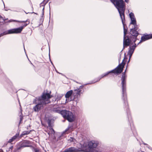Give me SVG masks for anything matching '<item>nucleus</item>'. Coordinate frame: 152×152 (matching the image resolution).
<instances>
[{"label":"nucleus","mask_w":152,"mask_h":152,"mask_svg":"<svg viewBox=\"0 0 152 152\" xmlns=\"http://www.w3.org/2000/svg\"><path fill=\"white\" fill-rule=\"evenodd\" d=\"M51 96L48 93H43L39 96L34 99L33 103L36 105L33 107V110L35 112H38L43 108L44 106L50 103V99Z\"/></svg>","instance_id":"f257e3e1"},{"label":"nucleus","mask_w":152,"mask_h":152,"mask_svg":"<svg viewBox=\"0 0 152 152\" xmlns=\"http://www.w3.org/2000/svg\"><path fill=\"white\" fill-rule=\"evenodd\" d=\"M111 1L117 9L119 13L123 24L125 22L124 12L125 3L123 0H112Z\"/></svg>","instance_id":"f03ea898"},{"label":"nucleus","mask_w":152,"mask_h":152,"mask_svg":"<svg viewBox=\"0 0 152 152\" xmlns=\"http://www.w3.org/2000/svg\"><path fill=\"white\" fill-rule=\"evenodd\" d=\"M126 70L124 72L122 73L121 78L122 85V92L123 95V99L124 101V103L126 105V107L128 108V104L127 101V96L126 94V76L125 75V72Z\"/></svg>","instance_id":"7ed1b4c3"},{"label":"nucleus","mask_w":152,"mask_h":152,"mask_svg":"<svg viewBox=\"0 0 152 152\" xmlns=\"http://www.w3.org/2000/svg\"><path fill=\"white\" fill-rule=\"evenodd\" d=\"M125 58V57L124 58L122 62L120 64H119L118 66L116 68L102 75L101 76V77H100L98 78V80L95 81L93 82V83H95L96 82L99 81L101 78L107 76L110 73H113L116 74L121 73L123 70V69L125 64V63L124 62V60Z\"/></svg>","instance_id":"20e7f679"},{"label":"nucleus","mask_w":152,"mask_h":152,"mask_svg":"<svg viewBox=\"0 0 152 152\" xmlns=\"http://www.w3.org/2000/svg\"><path fill=\"white\" fill-rule=\"evenodd\" d=\"M98 144V141L92 140L88 142L86 144H84L83 145L88 148V152H99L96 148Z\"/></svg>","instance_id":"39448f33"},{"label":"nucleus","mask_w":152,"mask_h":152,"mask_svg":"<svg viewBox=\"0 0 152 152\" xmlns=\"http://www.w3.org/2000/svg\"><path fill=\"white\" fill-rule=\"evenodd\" d=\"M63 117L70 122L73 121L74 119V116L73 114L71 112L64 110L62 112Z\"/></svg>","instance_id":"423d86ee"},{"label":"nucleus","mask_w":152,"mask_h":152,"mask_svg":"<svg viewBox=\"0 0 152 152\" xmlns=\"http://www.w3.org/2000/svg\"><path fill=\"white\" fill-rule=\"evenodd\" d=\"M123 25L124 30V37L123 40V48L122 50L124 49L125 47L129 46L131 42V40L129 39L128 37H127L126 38V35L127 32V29L125 28V26L126 25L125 22H124V25Z\"/></svg>","instance_id":"0eeeda50"},{"label":"nucleus","mask_w":152,"mask_h":152,"mask_svg":"<svg viewBox=\"0 0 152 152\" xmlns=\"http://www.w3.org/2000/svg\"><path fill=\"white\" fill-rule=\"evenodd\" d=\"M137 27H134L133 28L131 29L130 31V38L132 40L134 43L137 39V37L139 34L138 32L137 31Z\"/></svg>","instance_id":"6e6552de"},{"label":"nucleus","mask_w":152,"mask_h":152,"mask_svg":"<svg viewBox=\"0 0 152 152\" xmlns=\"http://www.w3.org/2000/svg\"><path fill=\"white\" fill-rule=\"evenodd\" d=\"M23 29V27H20L19 28H13L9 30L10 34H18L20 33Z\"/></svg>","instance_id":"1a4fd4ad"},{"label":"nucleus","mask_w":152,"mask_h":152,"mask_svg":"<svg viewBox=\"0 0 152 152\" xmlns=\"http://www.w3.org/2000/svg\"><path fill=\"white\" fill-rule=\"evenodd\" d=\"M30 142L28 140H26L23 141L21 143L20 146L18 149L21 148L26 147H30L32 148V146L31 145H30Z\"/></svg>","instance_id":"9d476101"},{"label":"nucleus","mask_w":152,"mask_h":152,"mask_svg":"<svg viewBox=\"0 0 152 152\" xmlns=\"http://www.w3.org/2000/svg\"><path fill=\"white\" fill-rule=\"evenodd\" d=\"M151 38H152V34L147 35H144L141 37V40L138 43L137 45L139 44L142 42L145 41Z\"/></svg>","instance_id":"9b49d317"},{"label":"nucleus","mask_w":152,"mask_h":152,"mask_svg":"<svg viewBox=\"0 0 152 152\" xmlns=\"http://www.w3.org/2000/svg\"><path fill=\"white\" fill-rule=\"evenodd\" d=\"M73 94L72 90H70L67 92L65 95V97L66 98V101L67 102H70L72 100L71 98L70 99L69 97L71 96V95Z\"/></svg>","instance_id":"f8f14e48"},{"label":"nucleus","mask_w":152,"mask_h":152,"mask_svg":"<svg viewBox=\"0 0 152 152\" xmlns=\"http://www.w3.org/2000/svg\"><path fill=\"white\" fill-rule=\"evenodd\" d=\"M81 90L80 88L74 90L73 93V95L75 98H78L80 97Z\"/></svg>","instance_id":"ddd939ff"},{"label":"nucleus","mask_w":152,"mask_h":152,"mask_svg":"<svg viewBox=\"0 0 152 152\" xmlns=\"http://www.w3.org/2000/svg\"><path fill=\"white\" fill-rule=\"evenodd\" d=\"M72 129L73 126L72 125H69L66 130L63 132L62 134L63 135L65 134H68L72 131Z\"/></svg>","instance_id":"4468645a"},{"label":"nucleus","mask_w":152,"mask_h":152,"mask_svg":"<svg viewBox=\"0 0 152 152\" xmlns=\"http://www.w3.org/2000/svg\"><path fill=\"white\" fill-rule=\"evenodd\" d=\"M135 48V46H130L129 47V49L128 52V54L130 58H131Z\"/></svg>","instance_id":"2eb2a0df"},{"label":"nucleus","mask_w":152,"mask_h":152,"mask_svg":"<svg viewBox=\"0 0 152 152\" xmlns=\"http://www.w3.org/2000/svg\"><path fill=\"white\" fill-rule=\"evenodd\" d=\"M12 21H15L20 23H24V24L23 25V26H21L23 27V28H24V27L28 25L30 23V21L28 20L26 21H17L14 20H12L10 21V22Z\"/></svg>","instance_id":"dca6fc26"},{"label":"nucleus","mask_w":152,"mask_h":152,"mask_svg":"<svg viewBox=\"0 0 152 152\" xmlns=\"http://www.w3.org/2000/svg\"><path fill=\"white\" fill-rule=\"evenodd\" d=\"M48 126H49V129H50V131L48 132V135H50L51 134H54L55 133V132L53 129L50 126V121H48Z\"/></svg>","instance_id":"f3484780"},{"label":"nucleus","mask_w":152,"mask_h":152,"mask_svg":"<svg viewBox=\"0 0 152 152\" xmlns=\"http://www.w3.org/2000/svg\"><path fill=\"white\" fill-rule=\"evenodd\" d=\"M66 152H77L79 150L74 147H71L66 149Z\"/></svg>","instance_id":"a211bd4d"},{"label":"nucleus","mask_w":152,"mask_h":152,"mask_svg":"<svg viewBox=\"0 0 152 152\" xmlns=\"http://www.w3.org/2000/svg\"><path fill=\"white\" fill-rule=\"evenodd\" d=\"M52 111L55 113H58L61 114L62 115V112L64 111V110H59V108L58 107H54L52 109Z\"/></svg>","instance_id":"6ab92c4d"},{"label":"nucleus","mask_w":152,"mask_h":152,"mask_svg":"<svg viewBox=\"0 0 152 152\" xmlns=\"http://www.w3.org/2000/svg\"><path fill=\"white\" fill-rule=\"evenodd\" d=\"M31 131H32L31 130H30V131H23L22 132L21 134L20 135L21 137H22L23 136L29 134Z\"/></svg>","instance_id":"aec40b11"},{"label":"nucleus","mask_w":152,"mask_h":152,"mask_svg":"<svg viewBox=\"0 0 152 152\" xmlns=\"http://www.w3.org/2000/svg\"><path fill=\"white\" fill-rule=\"evenodd\" d=\"M130 24H132L134 25V27H137V25L136 20H131L130 23Z\"/></svg>","instance_id":"412c9836"},{"label":"nucleus","mask_w":152,"mask_h":152,"mask_svg":"<svg viewBox=\"0 0 152 152\" xmlns=\"http://www.w3.org/2000/svg\"><path fill=\"white\" fill-rule=\"evenodd\" d=\"M45 4L43 2H42L40 4V7H43L42 10V14H44V6H45Z\"/></svg>","instance_id":"4be33fe9"},{"label":"nucleus","mask_w":152,"mask_h":152,"mask_svg":"<svg viewBox=\"0 0 152 152\" xmlns=\"http://www.w3.org/2000/svg\"><path fill=\"white\" fill-rule=\"evenodd\" d=\"M9 34H10L9 32V30L7 31H6L3 32V33L0 34V37L3 36L4 35Z\"/></svg>","instance_id":"5701e85b"},{"label":"nucleus","mask_w":152,"mask_h":152,"mask_svg":"<svg viewBox=\"0 0 152 152\" xmlns=\"http://www.w3.org/2000/svg\"><path fill=\"white\" fill-rule=\"evenodd\" d=\"M32 150L33 151H34L35 152H40V151L38 148H34L32 146Z\"/></svg>","instance_id":"b1692460"},{"label":"nucleus","mask_w":152,"mask_h":152,"mask_svg":"<svg viewBox=\"0 0 152 152\" xmlns=\"http://www.w3.org/2000/svg\"><path fill=\"white\" fill-rule=\"evenodd\" d=\"M129 16L130 19H132V18H134L135 17L134 14L132 12H131L129 14Z\"/></svg>","instance_id":"393cba45"},{"label":"nucleus","mask_w":152,"mask_h":152,"mask_svg":"<svg viewBox=\"0 0 152 152\" xmlns=\"http://www.w3.org/2000/svg\"><path fill=\"white\" fill-rule=\"evenodd\" d=\"M19 134H16L15 135L13 136L12 137V139H13L14 140H15L16 138L18 136Z\"/></svg>","instance_id":"a878e982"},{"label":"nucleus","mask_w":152,"mask_h":152,"mask_svg":"<svg viewBox=\"0 0 152 152\" xmlns=\"http://www.w3.org/2000/svg\"><path fill=\"white\" fill-rule=\"evenodd\" d=\"M20 121L19 122V124H20V123L21 122V121L23 119V116H22V113H21V115H20Z\"/></svg>","instance_id":"bb28decb"},{"label":"nucleus","mask_w":152,"mask_h":152,"mask_svg":"<svg viewBox=\"0 0 152 152\" xmlns=\"http://www.w3.org/2000/svg\"><path fill=\"white\" fill-rule=\"evenodd\" d=\"M75 140V139L74 138L72 137H70V139L69 140V141L70 142H74V140Z\"/></svg>","instance_id":"cd10ccee"},{"label":"nucleus","mask_w":152,"mask_h":152,"mask_svg":"<svg viewBox=\"0 0 152 152\" xmlns=\"http://www.w3.org/2000/svg\"><path fill=\"white\" fill-rule=\"evenodd\" d=\"M4 21V20L2 17L0 15V23L3 22Z\"/></svg>","instance_id":"c85d7f7f"},{"label":"nucleus","mask_w":152,"mask_h":152,"mask_svg":"<svg viewBox=\"0 0 152 152\" xmlns=\"http://www.w3.org/2000/svg\"><path fill=\"white\" fill-rule=\"evenodd\" d=\"M13 141H14V140L13 139H12V138L10 139L9 140L8 142H9V143H10V142H13Z\"/></svg>","instance_id":"c756f323"},{"label":"nucleus","mask_w":152,"mask_h":152,"mask_svg":"<svg viewBox=\"0 0 152 152\" xmlns=\"http://www.w3.org/2000/svg\"><path fill=\"white\" fill-rule=\"evenodd\" d=\"M127 113V114H128V115L129 120V119H130L131 120V117L129 116V114H128V112Z\"/></svg>","instance_id":"7c9ffc66"},{"label":"nucleus","mask_w":152,"mask_h":152,"mask_svg":"<svg viewBox=\"0 0 152 152\" xmlns=\"http://www.w3.org/2000/svg\"><path fill=\"white\" fill-rule=\"evenodd\" d=\"M143 144H144V145H147V147H148L149 148V149H151V147H150L149 145H147V144H146L144 143H143Z\"/></svg>","instance_id":"2f4dec72"},{"label":"nucleus","mask_w":152,"mask_h":152,"mask_svg":"<svg viewBox=\"0 0 152 152\" xmlns=\"http://www.w3.org/2000/svg\"><path fill=\"white\" fill-rule=\"evenodd\" d=\"M127 3H128L129 2V0H124Z\"/></svg>","instance_id":"473e14b6"},{"label":"nucleus","mask_w":152,"mask_h":152,"mask_svg":"<svg viewBox=\"0 0 152 152\" xmlns=\"http://www.w3.org/2000/svg\"><path fill=\"white\" fill-rule=\"evenodd\" d=\"M136 20V18H135V17L134 18H132V19H131V20Z\"/></svg>","instance_id":"72a5a7b5"},{"label":"nucleus","mask_w":152,"mask_h":152,"mask_svg":"<svg viewBox=\"0 0 152 152\" xmlns=\"http://www.w3.org/2000/svg\"><path fill=\"white\" fill-rule=\"evenodd\" d=\"M134 43V45H133L132 46H135V48L137 46V45H136V44L135 43V42Z\"/></svg>","instance_id":"f704fd0d"},{"label":"nucleus","mask_w":152,"mask_h":152,"mask_svg":"<svg viewBox=\"0 0 152 152\" xmlns=\"http://www.w3.org/2000/svg\"><path fill=\"white\" fill-rule=\"evenodd\" d=\"M131 58H130V57H129V61H128V63H129L130 61V59Z\"/></svg>","instance_id":"c9c22d12"},{"label":"nucleus","mask_w":152,"mask_h":152,"mask_svg":"<svg viewBox=\"0 0 152 152\" xmlns=\"http://www.w3.org/2000/svg\"><path fill=\"white\" fill-rule=\"evenodd\" d=\"M80 87H81V88H82V86H80Z\"/></svg>","instance_id":"e433bc0d"},{"label":"nucleus","mask_w":152,"mask_h":152,"mask_svg":"<svg viewBox=\"0 0 152 152\" xmlns=\"http://www.w3.org/2000/svg\"><path fill=\"white\" fill-rule=\"evenodd\" d=\"M3 3H4V2H3ZM4 6L5 5V4H4Z\"/></svg>","instance_id":"4c0bfd02"},{"label":"nucleus","mask_w":152,"mask_h":152,"mask_svg":"<svg viewBox=\"0 0 152 152\" xmlns=\"http://www.w3.org/2000/svg\"><path fill=\"white\" fill-rule=\"evenodd\" d=\"M24 50H25V48H24Z\"/></svg>","instance_id":"58836bf2"},{"label":"nucleus","mask_w":152,"mask_h":152,"mask_svg":"<svg viewBox=\"0 0 152 152\" xmlns=\"http://www.w3.org/2000/svg\"><path fill=\"white\" fill-rule=\"evenodd\" d=\"M2 1L3 2V0H2Z\"/></svg>","instance_id":"ea45409f"}]
</instances>
